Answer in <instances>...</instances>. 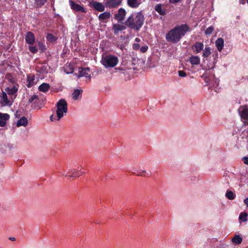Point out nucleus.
<instances>
[{"label": "nucleus", "instance_id": "nucleus-1", "mask_svg": "<svg viewBox=\"0 0 248 248\" xmlns=\"http://www.w3.org/2000/svg\"><path fill=\"white\" fill-rule=\"evenodd\" d=\"M190 31V27L186 24L176 25L166 33V40L168 42L177 43L187 32Z\"/></svg>", "mask_w": 248, "mask_h": 248}, {"label": "nucleus", "instance_id": "nucleus-2", "mask_svg": "<svg viewBox=\"0 0 248 248\" xmlns=\"http://www.w3.org/2000/svg\"><path fill=\"white\" fill-rule=\"evenodd\" d=\"M144 16L140 12L132 14L125 22V24L129 28L139 31L142 27L144 22Z\"/></svg>", "mask_w": 248, "mask_h": 248}, {"label": "nucleus", "instance_id": "nucleus-3", "mask_svg": "<svg viewBox=\"0 0 248 248\" xmlns=\"http://www.w3.org/2000/svg\"><path fill=\"white\" fill-rule=\"evenodd\" d=\"M118 62V57L112 55L103 56L101 61V63L106 68L114 67Z\"/></svg>", "mask_w": 248, "mask_h": 248}, {"label": "nucleus", "instance_id": "nucleus-4", "mask_svg": "<svg viewBox=\"0 0 248 248\" xmlns=\"http://www.w3.org/2000/svg\"><path fill=\"white\" fill-rule=\"evenodd\" d=\"M56 117L58 120H60L67 112V103L64 99H60L56 104Z\"/></svg>", "mask_w": 248, "mask_h": 248}, {"label": "nucleus", "instance_id": "nucleus-5", "mask_svg": "<svg viewBox=\"0 0 248 248\" xmlns=\"http://www.w3.org/2000/svg\"><path fill=\"white\" fill-rule=\"evenodd\" d=\"M75 75H76L78 78L85 77L86 78H89L90 79L91 78L90 70L88 67H79L78 69V72L75 73Z\"/></svg>", "mask_w": 248, "mask_h": 248}, {"label": "nucleus", "instance_id": "nucleus-6", "mask_svg": "<svg viewBox=\"0 0 248 248\" xmlns=\"http://www.w3.org/2000/svg\"><path fill=\"white\" fill-rule=\"evenodd\" d=\"M122 0H108L105 2V6L108 8H114L119 6Z\"/></svg>", "mask_w": 248, "mask_h": 248}, {"label": "nucleus", "instance_id": "nucleus-7", "mask_svg": "<svg viewBox=\"0 0 248 248\" xmlns=\"http://www.w3.org/2000/svg\"><path fill=\"white\" fill-rule=\"evenodd\" d=\"M0 103L1 106H11V103L10 100L8 99L7 95L6 92H2L0 95Z\"/></svg>", "mask_w": 248, "mask_h": 248}, {"label": "nucleus", "instance_id": "nucleus-8", "mask_svg": "<svg viewBox=\"0 0 248 248\" xmlns=\"http://www.w3.org/2000/svg\"><path fill=\"white\" fill-rule=\"evenodd\" d=\"M203 44L202 42H197L192 46L191 49L193 52L197 54L201 52L203 50Z\"/></svg>", "mask_w": 248, "mask_h": 248}, {"label": "nucleus", "instance_id": "nucleus-9", "mask_svg": "<svg viewBox=\"0 0 248 248\" xmlns=\"http://www.w3.org/2000/svg\"><path fill=\"white\" fill-rule=\"evenodd\" d=\"M212 56L213 57V60H210V61L211 62H209V64H207L208 69H212L214 68L215 64L217 63V61L218 57V52L215 51L212 54Z\"/></svg>", "mask_w": 248, "mask_h": 248}, {"label": "nucleus", "instance_id": "nucleus-10", "mask_svg": "<svg viewBox=\"0 0 248 248\" xmlns=\"http://www.w3.org/2000/svg\"><path fill=\"white\" fill-rule=\"evenodd\" d=\"M78 169L74 168H69L68 170V172L67 173H65V172L60 173L64 176H69L70 177L73 178L75 177H79L80 175V174H78Z\"/></svg>", "mask_w": 248, "mask_h": 248}, {"label": "nucleus", "instance_id": "nucleus-11", "mask_svg": "<svg viewBox=\"0 0 248 248\" xmlns=\"http://www.w3.org/2000/svg\"><path fill=\"white\" fill-rule=\"evenodd\" d=\"M35 77L34 75H28L27 78V86L31 88L37 83Z\"/></svg>", "mask_w": 248, "mask_h": 248}, {"label": "nucleus", "instance_id": "nucleus-12", "mask_svg": "<svg viewBox=\"0 0 248 248\" xmlns=\"http://www.w3.org/2000/svg\"><path fill=\"white\" fill-rule=\"evenodd\" d=\"M126 11L123 8L119 9L118 13L115 15V18L118 21H121L124 20L125 15Z\"/></svg>", "mask_w": 248, "mask_h": 248}, {"label": "nucleus", "instance_id": "nucleus-13", "mask_svg": "<svg viewBox=\"0 0 248 248\" xmlns=\"http://www.w3.org/2000/svg\"><path fill=\"white\" fill-rule=\"evenodd\" d=\"M69 2V5L71 7V8L72 9H73L76 11H80L82 12H85V9L82 6L79 5L78 4L75 3L72 0H70Z\"/></svg>", "mask_w": 248, "mask_h": 248}, {"label": "nucleus", "instance_id": "nucleus-14", "mask_svg": "<svg viewBox=\"0 0 248 248\" xmlns=\"http://www.w3.org/2000/svg\"><path fill=\"white\" fill-rule=\"evenodd\" d=\"M5 91L7 94H8L9 95L12 97L13 96H14V98L16 96V93L18 91V88L16 86H13L12 87H8L5 88Z\"/></svg>", "mask_w": 248, "mask_h": 248}, {"label": "nucleus", "instance_id": "nucleus-15", "mask_svg": "<svg viewBox=\"0 0 248 248\" xmlns=\"http://www.w3.org/2000/svg\"><path fill=\"white\" fill-rule=\"evenodd\" d=\"M35 40L33 33L31 31H28L25 36L26 43L29 45H32L35 42Z\"/></svg>", "mask_w": 248, "mask_h": 248}, {"label": "nucleus", "instance_id": "nucleus-16", "mask_svg": "<svg viewBox=\"0 0 248 248\" xmlns=\"http://www.w3.org/2000/svg\"><path fill=\"white\" fill-rule=\"evenodd\" d=\"M202 57H203V61L205 62L206 61H209V57L211 54V48L209 46H206L203 49Z\"/></svg>", "mask_w": 248, "mask_h": 248}, {"label": "nucleus", "instance_id": "nucleus-17", "mask_svg": "<svg viewBox=\"0 0 248 248\" xmlns=\"http://www.w3.org/2000/svg\"><path fill=\"white\" fill-rule=\"evenodd\" d=\"M111 16L110 12H105L99 15L98 19L100 21L106 23Z\"/></svg>", "mask_w": 248, "mask_h": 248}, {"label": "nucleus", "instance_id": "nucleus-18", "mask_svg": "<svg viewBox=\"0 0 248 248\" xmlns=\"http://www.w3.org/2000/svg\"><path fill=\"white\" fill-rule=\"evenodd\" d=\"M10 118V116L7 113H0V126H4L6 121Z\"/></svg>", "mask_w": 248, "mask_h": 248}, {"label": "nucleus", "instance_id": "nucleus-19", "mask_svg": "<svg viewBox=\"0 0 248 248\" xmlns=\"http://www.w3.org/2000/svg\"><path fill=\"white\" fill-rule=\"evenodd\" d=\"M92 4L93 8L98 11L103 12L105 10L106 6L99 2L93 1Z\"/></svg>", "mask_w": 248, "mask_h": 248}, {"label": "nucleus", "instance_id": "nucleus-20", "mask_svg": "<svg viewBox=\"0 0 248 248\" xmlns=\"http://www.w3.org/2000/svg\"><path fill=\"white\" fill-rule=\"evenodd\" d=\"M141 3L140 0H127V5L133 8H138Z\"/></svg>", "mask_w": 248, "mask_h": 248}, {"label": "nucleus", "instance_id": "nucleus-21", "mask_svg": "<svg viewBox=\"0 0 248 248\" xmlns=\"http://www.w3.org/2000/svg\"><path fill=\"white\" fill-rule=\"evenodd\" d=\"M125 29V27L121 24H114L113 25L112 30L115 34H117L120 31Z\"/></svg>", "mask_w": 248, "mask_h": 248}, {"label": "nucleus", "instance_id": "nucleus-22", "mask_svg": "<svg viewBox=\"0 0 248 248\" xmlns=\"http://www.w3.org/2000/svg\"><path fill=\"white\" fill-rule=\"evenodd\" d=\"M239 112L241 118L245 120L248 121V108H240Z\"/></svg>", "mask_w": 248, "mask_h": 248}, {"label": "nucleus", "instance_id": "nucleus-23", "mask_svg": "<svg viewBox=\"0 0 248 248\" xmlns=\"http://www.w3.org/2000/svg\"><path fill=\"white\" fill-rule=\"evenodd\" d=\"M215 44L218 51L221 52L224 47V42L223 39L222 38H217Z\"/></svg>", "mask_w": 248, "mask_h": 248}, {"label": "nucleus", "instance_id": "nucleus-24", "mask_svg": "<svg viewBox=\"0 0 248 248\" xmlns=\"http://www.w3.org/2000/svg\"><path fill=\"white\" fill-rule=\"evenodd\" d=\"M188 61L192 65H197L200 63V58L198 56H192L189 57Z\"/></svg>", "mask_w": 248, "mask_h": 248}, {"label": "nucleus", "instance_id": "nucleus-25", "mask_svg": "<svg viewBox=\"0 0 248 248\" xmlns=\"http://www.w3.org/2000/svg\"><path fill=\"white\" fill-rule=\"evenodd\" d=\"M82 90L75 89L72 93L73 99L75 100L80 99L81 97Z\"/></svg>", "mask_w": 248, "mask_h": 248}, {"label": "nucleus", "instance_id": "nucleus-26", "mask_svg": "<svg viewBox=\"0 0 248 248\" xmlns=\"http://www.w3.org/2000/svg\"><path fill=\"white\" fill-rule=\"evenodd\" d=\"M28 124V120L25 117H22L16 123V126L19 127L21 126H26Z\"/></svg>", "mask_w": 248, "mask_h": 248}, {"label": "nucleus", "instance_id": "nucleus-27", "mask_svg": "<svg viewBox=\"0 0 248 248\" xmlns=\"http://www.w3.org/2000/svg\"><path fill=\"white\" fill-rule=\"evenodd\" d=\"M155 10L160 15L164 16L166 14V10L162 8V4H157L155 7Z\"/></svg>", "mask_w": 248, "mask_h": 248}, {"label": "nucleus", "instance_id": "nucleus-28", "mask_svg": "<svg viewBox=\"0 0 248 248\" xmlns=\"http://www.w3.org/2000/svg\"><path fill=\"white\" fill-rule=\"evenodd\" d=\"M50 85L46 83H42L38 87L39 90L43 92H46L47 91H48Z\"/></svg>", "mask_w": 248, "mask_h": 248}, {"label": "nucleus", "instance_id": "nucleus-29", "mask_svg": "<svg viewBox=\"0 0 248 248\" xmlns=\"http://www.w3.org/2000/svg\"><path fill=\"white\" fill-rule=\"evenodd\" d=\"M203 77H204V80L206 83H211L212 84L213 86H218V80L217 78H215L214 77H213V80H215V84L212 83V81H211V79L207 77L205 75H203Z\"/></svg>", "mask_w": 248, "mask_h": 248}, {"label": "nucleus", "instance_id": "nucleus-30", "mask_svg": "<svg viewBox=\"0 0 248 248\" xmlns=\"http://www.w3.org/2000/svg\"><path fill=\"white\" fill-rule=\"evenodd\" d=\"M242 241V238L239 235H236L232 239V241L233 243L238 245L240 244Z\"/></svg>", "mask_w": 248, "mask_h": 248}, {"label": "nucleus", "instance_id": "nucleus-31", "mask_svg": "<svg viewBox=\"0 0 248 248\" xmlns=\"http://www.w3.org/2000/svg\"><path fill=\"white\" fill-rule=\"evenodd\" d=\"M36 44L38 48L42 52H44L46 50V46L43 42L41 41H37Z\"/></svg>", "mask_w": 248, "mask_h": 248}, {"label": "nucleus", "instance_id": "nucleus-32", "mask_svg": "<svg viewBox=\"0 0 248 248\" xmlns=\"http://www.w3.org/2000/svg\"><path fill=\"white\" fill-rule=\"evenodd\" d=\"M46 38V40L50 42H54L57 40V38L51 33L47 34Z\"/></svg>", "mask_w": 248, "mask_h": 248}, {"label": "nucleus", "instance_id": "nucleus-33", "mask_svg": "<svg viewBox=\"0 0 248 248\" xmlns=\"http://www.w3.org/2000/svg\"><path fill=\"white\" fill-rule=\"evenodd\" d=\"M225 196L229 200H233L235 198V195L231 191H227Z\"/></svg>", "mask_w": 248, "mask_h": 248}, {"label": "nucleus", "instance_id": "nucleus-34", "mask_svg": "<svg viewBox=\"0 0 248 248\" xmlns=\"http://www.w3.org/2000/svg\"><path fill=\"white\" fill-rule=\"evenodd\" d=\"M248 214L246 213H241L239 219L243 222H246L247 220Z\"/></svg>", "mask_w": 248, "mask_h": 248}, {"label": "nucleus", "instance_id": "nucleus-35", "mask_svg": "<svg viewBox=\"0 0 248 248\" xmlns=\"http://www.w3.org/2000/svg\"><path fill=\"white\" fill-rule=\"evenodd\" d=\"M46 0H35V4L38 7H41L46 3Z\"/></svg>", "mask_w": 248, "mask_h": 248}, {"label": "nucleus", "instance_id": "nucleus-36", "mask_svg": "<svg viewBox=\"0 0 248 248\" xmlns=\"http://www.w3.org/2000/svg\"><path fill=\"white\" fill-rule=\"evenodd\" d=\"M29 49L30 51L32 53H36L38 50V48L37 46H29Z\"/></svg>", "mask_w": 248, "mask_h": 248}, {"label": "nucleus", "instance_id": "nucleus-37", "mask_svg": "<svg viewBox=\"0 0 248 248\" xmlns=\"http://www.w3.org/2000/svg\"><path fill=\"white\" fill-rule=\"evenodd\" d=\"M214 29L212 26L208 27L205 31V34L207 35H210L213 31Z\"/></svg>", "mask_w": 248, "mask_h": 248}, {"label": "nucleus", "instance_id": "nucleus-38", "mask_svg": "<svg viewBox=\"0 0 248 248\" xmlns=\"http://www.w3.org/2000/svg\"><path fill=\"white\" fill-rule=\"evenodd\" d=\"M38 99V95H32L29 99V100H28V102L29 103H31L32 102H33L35 100H37Z\"/></svg>", "mask_w": 248, "mask_h": 248}, {"label": "nucleus", "instance_id": "nucleus-39", "mask_svg": "<svg viewBox=\"0 0 248 248\" xmlns=\"http://www.w3.org/2000/svg\"><path fill=\"white\" fill-rule=\"evenodd\" d=\"M137 172H138V174L137 175H139V176H146V174H148V173L146 172V171L145 170H137Z\"/></svg>", "mask_w": 248, "mask_h": 248}, {"label": "nucleus", "instance_id": "nucleus-40", "mask_svg": "<svg viewBox=\"0 0 248 248\" xmlns=\"http://www.w3.org/2000/svg\"><path fill=\"white\" fill-rule=\"evenodd\" d=\"M178 75L180 77L184 78L186 76V72L182 70H180L178 71Z\"/></svg>", "mask_w": 248, "mask_h": 248}, {"label": "nucleus", "instance_id": "nucleus-41", "mask_svg": "<svg viewBox=\"0 0 248 248\" xmlns=\"http://www.w3.org/2000/svg\"><path fill=\"white\" fill-rule=\"evenodd\" d=\"M148 49V47L147 46H144L140 48V51L142 53H144L147 51Z\"/></svg>", "mask_w": 248, "mask_h": 248}, {"label": "nucleus", "instance_id": "nucleus-42", "mask_svg": "<svg viewBox=\"0 0 248 248\" xmlns=\"http://www.w3.org/2000/svg\"><path fill=\"white\" fill-rule=\"evenodd\" d=\"M140 48V46L139 44H134L133 45V48L134 50H138Z\"/></svg>", "mask_w": 248, "mask_h": 248}, {"label": "nucleus", "instance_id": "nucleus-43", "mask_svg": "<svg viewBox=\"0 0 248 248\" xmlns=\"http://www.w3.org/2000/svg\"><path fill=\"white\" fill-rule=\"evenodd\" d=\"M50 120L51 121H59V120L57 119V117H56V115L54 116L53 115H52L50 116Z\"/></svg>", "mask_w": 248, "mask_h": 248}, {"label": "nucleus", "instance_id": "nucleus-44", "mask_svg": "<svg viewBox=\"0 0 248 248\" xmlns=\"http://www.w3.org/2000/svg\"><path fill=\"white\" fill-rule=\"evenodd\" d=\"M243 161L245 164L248 165V157H244L243 158Z\"/></svg>", "mask_w": 248, "mask_h": 248}, {"label": "nucleus", "instance_id": "nucleus-45", "mask_svg": "<svg viewBox=\"0 0 248 248\" xmlns=\"http://www.w3.org/2000/svg\"><path fill=\"white\" fill-rule=\"evenodd\" d=\"M244 203L247 205V206L248 207V198L245 199L244 200Z\"/></svg>", "mask_w": 248, "mask_h": 248}, {"label": "nucleus", "instance_id": "nucleus-46", "mask_svg": "<svg viewBox=\"0 0 248 248\" xmlns=\"http://www.w3.org/2000/svg\"><path fill=\"white\" fill-rule=\"evenodd\" d=\"M9 239L11 240V241H15L16 240V238L15 237H10L9 238Z\"/></svg>", "mask_w": 248, "mask_h": 248}, {"label": "nucleus", "instance_id": "nucleus-47", "mask_svg": "<svg viewBox=\"0 0 248 248\" xmlns=\"http://www.w3.org/2000/svg\"><path fill=\"white\" fill-rule=\"evenodd\" d=\"M135 41L138 42H140V38H136L135 39Z\"/></svg>", "mask_w": 248, "mask_h": 248}, {"label": "nucleus", "instance_id": "nucleus-48", "mask_svg": "<svg viewBox=\"0 0 248 248\" xmlns=\"http://www.w3.org/2000/svg\"><path fill=\"white\" fill-rule=\"evenodd\" d=\"M17 112H16V116L17 117Z\"/></svg>", "mask_w": 248, "mask_h": 248}, {"label": "nucleus", "instance_id": "nucleus-49", "mask_svg": "<svg viewBox=\"0 0 248 248\" xmlns=\"http://www.w3.org/2000/svg\"><path fill=\"white\" fill-rule=\"evenodd\" d=\"M247 2H248V0Z\"/></svg>", "mask_w": 248, "mask_h": 248}]
</instances>
